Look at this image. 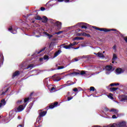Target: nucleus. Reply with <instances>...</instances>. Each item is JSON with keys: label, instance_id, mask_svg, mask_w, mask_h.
Returning <instances> with one entry per match:
<instances>
[{"label": "nucleus", "instance_id": "2eb2a0df", "mask_svg": "<svg viewBox=\"0 0 127 127\" xmlns=\"http://www.w3.org/2000/svg\"><path fill=\"white\" fill-rule=\"evenodd\" d=\"M80 75H85V76H89L90 73L87 71L82 70L80 72Z\"/></svg>", "mask_w": 127, "mask_h": 127}, {"label": "nucleus", "instance_id": "79ce46f5", "mask_svg": "<svg viewBox=\"0 0 127 127\" xmlns=\"http://www.w3.org/2000/svg\"><path fill=\"white\" fill-rule=\"evenodd\" d=\"M88 58V56H82V57H80V58H81L82 59H84L85 58Z\"/></svg>", "mask_w": 127, "mask_h": 127}, {"label": "nucleus", "instance_id": "5fc2aeb1", "mask_svg": "<svg viewBox=\"0 0 127 127\" xmlns=\"http://www.w3.org/2000/svg\"><path fill=\"white\" fill-rule=\"evenodd\" d=\"M58 1H59V2H62V1H64V0H58Z\"/></svg>", "mask_w": 127, "mask_h": 127}, {"label": "nucleus", "instance_id": "dca6fc26", "mask_svg": "<svg viewBox=\"0 0 127 127\" xmlns=\"http://www.w3.org/2000/svg\"><path fill=\"white\" fill-rule=\"evenodd\" d=\"M57 106H58V102H55L54 104L50 105L49 108L50 109H54V108H56Z\"/></svg>", "mask_w": 127, "mask_h": 127}, {"label": "nucleus", "instance_id": "13d9d810", "mask_svg": "<svg viewBox=\"0 0 127 127\" xmlns=\"http://www.w3.org/2000/svg\"><path fill=\"white\" fill-rule=\"evenodd\" d=\"M81 45L82 47H85V46H86V45H83V44H81Z\"/></svg>", "mask_w": 127, "mask_h": 127}, {"label": "nucleus", "instance_id": "f704fd0d", "mask_svg": "<svg viewBox=\"0 0 127 127\" xmlns=\"http://www.w3.org/2000/svg\"><path fill=\"white\" fill-rule=\"evenodd\" d=\"M61 33H63V31H60L58 32L55 33V34H57L58 35H59Z\"/></svg>", "mask_w": 127, "mask_h": 127}, {"label": "nucleus", "instance_id": "cd10ccee", "mask_svg": "<svg viewBox=\"0 0 127 127\" xmlns=\"http://www.w3.org/2000/svg\"><path fill=\"white\" fill-rule=\"evenodd\" d=\"M44 34H45V35H47V36L48 37L49 39H50V38H51V37H53V35H50L47 32H45Z\"/></svg>", "mask_w": 127, "mask_h": 127}, {"label": "nucleus", "instance_id": "6e6552de", "mask_svg": "<svg viewBox=\"0 0 127 127\" xmlns=\"http://www.w3.org/2000/svg\"><path fill=\"white\" fill-rule=\"evenodd\" d=\"M52 78H53V80L55 82H58V81H60V80H61V78H60L59 76H58V75H57V74H55L54 75H53Z\"/></svg>", "mask_w": 127, "mask_h": 127}, {"label": "nucleus", "instance_id": "37998d69", "mask_svg": "<svg viewBox=\"0 0 127 127\" xmlns=\"http://www.w3.org/2000/svg\"><path fill=\"white\" fill-rule=\"evenodd\" d=\"M32 106H33V103H30L29 105V109H31V108H32Z\"/></svg>", "mask_w": 127, "mask_h": 127}, {"label": "nucleus", "instance_id": "69168bd1", "mask_svg": "<svg viewBox=\"0 0 127 127\" xmlns=\"http://www.w3.org/2000/svg\"><path fill=\"white\" fill-rule=\"evenodd\" d=\"M18 119L19 120H20V117L18 116Z\"/></svg>", "mask_w": 127, "mask_h": 127}, {"label": "nucleus", "instance_id": "ddd939ff", "mask_svg": "<svg viewBox=\"0 0 127 127\" xmlns=\"http://www.w3.org/2000/svg\"><path fill=\"white\" fill-rule=\"evenodd\" d=\"M127 123L125 122H121L118 124H117V127H125L126 126Z\"/></svg>", "mask_w": 127, "mask_h": 127}, {"label": "nucleus", "instance_id": "bb28decb", "mask_svg": "<svg viewBox=\"0 0 127 127\" xmlns=\"http://www.w3.org/2000/svg\"><path fill=\"white\" fill-rule=\"evenodd\" d=\"M70 81H67V84H65L64 85V87H67V86H71V85H73L74 83H70Z\"/></svg>", "mask_w": 127, "mask_h": 127}, {"label": "nucleus", "instance_id": "4c0bfd02", "mask_svg": "<svg viewBox=\"0 0 127 127\" xmlns=\"http://www.w3.org/2000/svg\"><path fill=\"white\" fill-rule=\"evenodd\" d=\"M54 90H55V88L53 87L51 88V90H50V92H51V93H52V92H54Z\"/></svg>", "mask_w": 127, "mask_h": 127}, {"label": "nucleus", "instance_id": "de8ad7c7", "mask_svg": "<svg viewBox=\"0 0 127 127\" xmlns=\"http://www.w3.org/2000/svg\"><path fill=\"white\" fill-rule=\"evenodd\" d=\"M117 116H116V115H113V116H112V118L113 119H117Z\"/></svg>", "mask_w": 127, "mask_h": 127}, {"label": "nucleus", "instance_id": "f3484780", "mask_svg": "<svg viewBox=\"0 0 127 127\" xmlns=\"http://www.w3.org/2000/svg\"><path fill=\"white\" fill-rule=\"evenodd\" d=\"M3 64V55L2 54H0V65L1 66Z\"/></svg>", "mask_w": 127, "mask_h": 127}, {"label": "nucleus", "instance_id": "20e7f679", "mask_svg": "<svg viewBox=\"0 0 127 127\" xmlns=\"http://www.w3.org/2000/svg\"><path fill=\"white\" fill-rule=\"evenodd\" d=\"M105 71L106 75H109L111 74L113 71H114V69H113V66L112 65H107L105 67Z\"/></svg>", "mask_w": 127, "mask_h": 127}, {"label": "nucleus", "instance_id": "6ab92c4d", "mask_svg": "<svg viewBox=\"0 0 127 127\" xmlns=\"http://www.w3.org/2000/svg\"><path fill=\"white\" fill-rule=\"evenodd\" d=\"M5 104H6L5 100L4 99L2 100L1 101V103H0V108H2V107L5 106Z\"/></svg>", "mask_w": 127, "mask_h": 127}, {"label": "nucleus", "instance_id": "a18cd8bd", "mask_svg": "<svg viewBox=\"0 0 127 127\" xmlns=\"http://www.w3.org/2000/svg\"><path fill=\"white\" fill-rule=\"evenodd\" d=\"M115 85H117V84H116V83H111V84H110V85L109 86V87H113V86H115Z\"/></svg>", "mask_w": 127, "mask_h": 127}, {"label": "nucleus", "instance_id": "4d7b16f0", "mask_svg": "<svg viewBox=\"0 0 127 127\" xmlns=\"http://www.w3.org/2000/svg\"><path fill=\"white\" fill-rule=\"evenodd\" d=\"M21 102H22L21 100H19L17 101V103L18 104H20L21 103Z\"/></svg>", "mask_w": 127, "mask_h": 127}, {"label": "nucleus", "instance_id": "3c124183", "mask_svg": "<svg viewBox=\"0 0 127 127\" xmlns=\"http://www.w3.org/2000/svg\"><path fill=\"white\" fill-rule=\"evenodd\" d=\"M24 127V125H20L18 126L17 127Z\"/></svg>", "mask_w": 127, "mask_h": 127}, {"label": "nucleus", "instance_id": "a19ab883", "mask_svg": "<svg viewBox=\"0 0 127 127\" xmlns=\"http://www.w3.org/2000/svg\"><path fill=\"white\" fill-rule=\"evenodd\" d=\"M36 19H37V20H40V19H42L41 17L39 16H37L36 17Z\"/></svg>", "mask_w": 127, "mask_h": 127}, {"label": "nucleus", "instance_id": "4be33fe9", "mask_svg": "<svg viewBox=\"0 0 127 127\" xmlns=\"http://www.w3.org/2000/svg\"><path fill=\"white\" fill-rule=\"evenodd\" d=\"M97 55L98 57H99L100 58H105V56H104V54L100 52L98 53Z\"/></svg>", "mask_w": 127, "mask_h": 127}, {"label": "nucleus", "instance_id": "5701e85b", "mask_svg": "<svg viewBox=\"0 0 127 127\" xmlns=\"http://www.w3.org/2000/svg\"><path fill=\"white\" fill-rule=\"evenodd\" d=\"M60 53H61V50H59L58 51L56 52L54 54V56L53 57V58H55L56 57H57V56H58V55H59Z\"/></svg>", "mask_w": 127, "mask_h": 127}, {"label": "nucleus", "instance_id": "052dcab7", "mask_svg": "<svg viewBox=\"0 0 127 127\" xmlns=\"http://www.w3.org/2000/svg\"><path fill=\"white\" fill-rule=\"evenodd\" d=\"M42 60H43V58H40V61H42Z\"/></svg>", "mask_w": 127, "mask_h": 127}, {"label": "nucleus", "instance_id": "c9c22d12", "mask_svg": "<svg viewBox=\"0 0 127 127\" xmlns=\"http://www.w3.org/2000/svg\"><path fill=\"white\" fill-rule=\"evenodd\" d=\"M113 50H114V52H116L117 51V46L114 45L113 47Z\"/></svg>", "mask_w": 127, "mask_h": 127}, {"label": "nucleus", "instance_id": "864d4df0", "mask_svg": "<svg viewBox=\"0 0 127 127\" xmlns=\"http://www.w3.org/2000/svg\"><path fill=\"white\" fill-rule=\"evenodd\" d=\"M72 44H73V45H77V44H78V43H76V42H74L72 43Z\"/></svg>", "mask_w": 127, "mask_h": 127}, {"label": "nucleus", "instance_id": "b1692460", "mask_svg": "<svg viewBox=\"0 0 127 127\" xmlns=\"http://www.w3.org/2000/svg\"><path fill=\"white\" fill-rule=\"evenodd\" d=\"M19 75V71H16L12 75V78H14V77H16V76H18Z\"/></svg>", "mask_w": 127, "mask_h": 127}, {"label": "nucleus", "instance_id": "0eeeda50", "mask_svg": "<svg viewBox=\"0 0 127 127\" xmlns=\"http://www.w3.org/2000/svg\"><path fill=\"white\" fill-rule=\"evenodd\" d=\"M119 99L121 102H124V101H127V96L123 95L119 96Z\"/></svg>", "mask_w": 127, "mask_h": 127}, {"label": "nucleus", "instance_id": "c03bdc74", "mask_svg": "<svg viewBox=\"0 0 127 127\" xmlns=\"http://www.w3.org/2000/svg\"><path fill=\"white\" fill-rule=\"evenodd\" d=\"M29 101V98H25L24 99V103H27V102H28Z\"/></svg>", "mask_w": 127, "mask_h": 127}, {"label": "nucleus", "instance_id": "f8f14e48", "mask_svg": "<svg viewBox=\"0 0 127 127\" xmlns=\"http://www.w3.org/2000/svg\"><path fill=\"white\" fill-rule=\"evenodd\" d=\"M8 31H10L11 33H12L13 34H16L17 33V31L16 30L12 29V27H10L8 28Z\"/></svg>", "mask_w": 127, "mask_h": 127}, {"label": "nucleus", "instance_id": "8fccbe9b", "mask_svg": "<svg viewBox=\"0 0 127 127\" xmlns=\"http://www.w3.org/2000/svg\"><path fill=\"white\" fill-rule=\"evenodd\" d=\"M72 99H73V97H68L67 101H70V100H72Z\"/></svg>", "mask_w": 127, "mask_h": 127}, {"label": "nucleus", "instance_id": "aec40b11", "mask_svg": "<svg viewBox=\"0 0 127 127\" xmlns=\"http://www.w3.org/2000/svg\"><path fill=\"white\" fill-rule=\"evenodd\" d=\"M110 112H111L112 114H114L115 115H117L118 113H119V110L116 109H112L110 110H109Z\"/></svg>", "mask_w": 127, "mask_h": 127}, {"label": "nucleus", "instance_id": "6e6d98bb", "mask_svg": "<svg viewBox=\"0 0 127 127\" xmlns=\"http://www.w3.org/2000/svg\"><path fill=\"white\" fill-rule=\"evenodd\" d=\"M64 2H69V0H64Z\"/></svg>", "mask_w": 127, "mask_h": 127}, {"label": "nucleus", "instance_id": "e2e57ef3", "mask_svg": "<svg viewBox=\"0 0 127 127\" xmlns=\"http://www.w3.org/2000/svg\"><path fill=\"white\" fill-rule=\"evenodd\" d=\"M37 30H38L39 33H40L41 32H40V31H39V28H38V29H37Z\"/></svg>", "mask_w": 127, "mask_h": 127}, {"label": "nucleus", "instance_id": "49530a36", "mask_svg": "<svg viewBox=\"0 0 127 127\" xmlns=\"http://www.w3.org/2000/svg\"><path fill=\"white\" fill-rule=\"evenodd\" d=\"M73 91L74 92H78V88H75L74 89H73Z\"/></svg>", "mask_w": 127, "mask_h": 127}, {"label": "nucleus", "instance_id": "338daca9", "mask_svg": "<svg viewBox=\"0 0 127 127\" xmlns=\"http://www.w3.org/2000/svg\"><path fill=\"white\" fill-rule=\"evenodd\" d=\"M74 49H79V47H78V48H75Z\"/></svg>", "mask_w": 127, "mask_h": 127}, {"label": "nucleus", "instance_id": "9d476101", "mask_svg": "<svg viewBox=\"0 0 127 127\" xmlns=\"http://www.w3.org/2000/svg\"><path fill=\"white\" fill-rule=\"evenodd\" d=\"M72 46H74V45L73 43L70 44L69 45H65V46H64L63 45H62L61 46V47H63L65 49H71V48H72Z\"/></svg>", "mask_w": 127, "mask_h": 127}, {"label": "nucleus", "instance_id": "2f4dec72", "mask_svg": "<svg viewBox=\"0 0 127 127\" xmlns=\"http://www.w3.org/2000/svg\"><path fill=\"white\" fill-rule=\"evenodd\" d=\"M30 68H33V64H30L27 67H25L24 69H29Z\"/></svg>", "mask_w": 127, "mask_h": 127}, {"label": "nucleus", "instance_id": "7c9ffc66", "mask_svg": "<svg viewBox=\"0 0 127 127\" xmlns=\"http://www.w3.org/2000/svg\"><path fill=\"white\" fill-rule=\"evenodd\" d=\"M116 124H114L113 125H111V126H105L104 127H117Z\"/></svg>", "mask_w": 127, "mask_h": 127}, {"label": "nucleus", "instance_id": "0e129e2a", "mask_svg": "<svg viewBox=\"0 0 127 127\" xmlns=\"http://www.w3.org/2000/svg\"><path fill=\"white\" fill-rule=\"evenodd\" d=\"M66 76H70V75H69V74L65 75V77H66Z\"/></svg>", "mask_w": 127, "mask_h": 127}, {"label": "nucleus", "instance_id": "39448f33", "mask_svg": "<svg viewBox=\"0 0 127 127\" xmlns=\"http://www.w3.org/2000/svg\"><path fill=\"white\" fill-rule=\"evenodd\" d=\"M44 84L49 89V87L51 86V84L50 83V79L49 78L45 79L44 80Z\"/></svg>", "mask_w": 127, "mask_h": 127}, {"label": "nucleus", "instance_id": "bf43d9fd", "mask_svg": "<svg viewBox=\"0 0 127 127\" xmlns=\"http://www.w3.org/2000/svg\"><path fill=\"white\" fill-rule=\"evenodd\" d=\"M4 94H5V93L4 92H2L1 95H4Z\"/></svg>", "mask_w": 127, "mask_h": 127}, {"label": "nucleus", "instance_id": "e433bc0d", "mask_svg": "<svg viewBox=\"0 0 127 127\" xmlns=\"http://www.w3.org/2000/svg\"><path fill=\"white\" fill-rule=\"evenodd\" d=\"M75 40H77V39H78L79 40H83V38L76 37L75 38Z\"/></svg>", "mask_w": 127, "mask_h": 127}, {"label": "nucleus", "instance_id": "4468645a", "mask_svg": "<svg viewBox=\"0 0 127 127\" xmlns=\"http://www.w3.org/2000/svg\"><path fill=\"white\" fill-rule=\"evenodd\" d=\"M92 28H94V29H96V30H99L100 31H107L106 29L102 28H98L95 26H92Z\"/></svg>", "mask_w": 127, "mask_h": 127}, {"label": "nucleus", "instance_id": "423d86ee", "mask_svg": "<svg viewBox=\"0 0 127 127\" xmlns=\"http://www.w3.org/2000/svg\"><path fill=\"white\" fill-rule=\"evenodd\" d=\"M15 115V112L14 111H10L9 113V121H10L12 119H13V118H14Z\"/></svg>", "mask_w": 127, "mask_h": 127}, {"label": "nucleus", "instance_id": "c85d7f7f", "mask_svg": "<svg viewBox=\"0 0 127 127\" xmlns=\"http://www.w3.org/2000/svg\"><path fill=\"white\" fill-rule=\"evenodd\" d=\"M118 88L117 87H113V88H110V90L111 91V92H115V91H117V90H118Z\"/></svg>", "mask_w": 127, "mask_h": 127}, {"label": "nucleus", "instance_id": "9b49d317", "mask_svg": "<svg viewBox=\"0 0 127 127\" xmlns=\"http://www.w3.org/2000/svg\"><path fill=\"white\" fill-rule=\"evenodd\" d=\"M125 72V70L121 68H118L116 69V73L117 75H120V74H122Z\"/></svg>", "mask_w": 127, "mask_h": 127}, {"label": "nucleus", "instance_id": "f03ea898", "mask_svg": "<svg viewBox=\"0 0 127 127\" xmlns=\"http://www.w3.org/2000/svg\"><path fill=\"white\" fill-rule=\"evenodd\" d=\"M51 23H53L55 26H56L58 30H60L62 28V23L59 22V21H55L52 19H51Z\"/></svg>", "mask_w": 127, "mask_h": 127}, {"label": "nucleus", "instance_id": "774afa93", "mask_svg": "<svg viewBox=\"0 0 127 127\" xmlns=\"http://www.w3.org/2000/svg\"><path fill=\"white\" fill-rule=\"evenodd\" d=\"M106 112H108V111H109V109H106Z\"/></svg>", "mask_w": 127, "mask_h": 127}, {"label": "nucleus", "instance_id": "412c9836", "mask_svg": "<svg viewBox=\"0 0 127 127\" xmlns=\"http://www.w3.org/2000/svg\"><path fill=\"white\" fill-rule=\"evenodd\" d=\"M41 20L42 22H44V23H46L48 20V18H47V17H46V16H44L41 19Z\"/></svg>", "mask_w": 127, "mask_h": 127}, {"label": "nucleus", "instance_id": "ea45409f", "mask_svg": "<svg viewBox=\"0 0 127 127\" xmlns=\"http://www.w3.org/2000/svg\"><path fill=\"white\" fill-rule=\"evenodd\" d=\"M90 91H95V87L93 86L90 87Z\"/></svg>", "mask_w": 127, "mask_h": 127}, {"label": "nucleus", "instance_id": "1a4fd4ad", "mask_svg": "<svg viewBox=\"0 0 127 127\" xmlns=\"http://www.w3.org/2000/svg\"><path fill=\"white\" fill-rule=\"evenodd\" d=\"M27 105V103L26 104H24L23 105H20L17 109L18 112H22V111H23L24 109L25 108V107H26V105Z\"/></svg>", "mask_w": 127, "mask_h": 127}, {"label": "nucleus", "instance_id": "58836bf2", "mask_svg": "<svg viewBox=\"0 0 127 127\" xmlns=\"http://www.w3.org/2000/svg\"><path fill=\"white\" fill-rule=\"evenodd\" d=\"M64 68H65V67L62 66H59L58 67V70H60L61 69H64Z\"/></svg>", "mask_w": 127, "mask_h": 127}, {"label": "nucleus", "instance_id": "473e14b6", "mask_svg": "<svg viewBox=\"0 0 127 127\" xmlns=\"http://www.w3.org/2000/svg\"><path fill=\"white\" fill-rule=\"evenodd\" d=\"M45 50V48H43L42 50H40L39 52L37 53V54H39L40 53H41L42 51H44Z\"/></svg>", "mask_w": 127, "mask_h": 127}, {"label": "nucleus", "instance_id": "680f3d73", "mask_svg": "<svg viewBox=\"0 0 127 127\" xmlns=\"http://www.w3.org/2000/svg\"><path fill=\"white\" fill-rule=\"evenodd\" d=\"M120 85V84H119V83H116L115 86H118V85Z\"/></svg>", "mask_w": 127, "mask_h": 127}, {"label": "nucleus", "instance_id": "7ed1b4c3", "mask_svg": "<svg viewBox=\"0 0 127 127\" xmlns=\"http://www.w3.org/2000/svg\"><path fill=\"white\" fill-rule=\"evenodd\" d=\"M88 26L89 24L86 23L80 22L78 23L76 25H74L71 27H81V28H85V29H87Z\"/></svg>", "mask_w": 127, "mask_h": 127}, {"label": "nucleus", "instance_id": "a878e982", "mask_svg": "<svg viewBox=\"0 0 127 127\" xmlns=\"http://www.w3.org/2000/svg\"><path fill=\"white\" fill-rule=\"evenodd\" d=\"M118 58V57L117 56V55H116L115 54H113V59H112V60H113V62H112V63H115V61Z\"/></svg>", "mask_w": 127, "mask_h": 127}, {"label": "nucleus", "instance_id": "a211bd4d", "mask_svg": "<svg viewBox=\"0 0 127 127\" xmlns=\"http://www.w3.org/2000/svg\"><path fill=\"white\" fill-rule=\"evenodd\" d=\"M80 74H81V73L73 72L68 74V75H69L70 77H72V76H77V75H80Z\"/></svg>", "mask_w": 127, "mask_h": 127}, {"label": "nucleus", "instance_id": "603ef678", "mask_svg": "<svg viewBox=\"0 0 127 127\" xmlns=\"http://www.w3.org/2000/svg\"><path fill=\"white\" fill-rule=\"evenodd\" d=\"M74 62H77V61H79V60L77 58H75L74 59Z\"/></svg>", "mask_w": 127, "mask_h": 127}, {"label": "nucleus", "instance_id": "c756f323", "mask_svg": "<svg viewBox=\"0 0 127 127\" xmlns=\"http://www.w3.org/2000/svg\"><path fill=\"white\" fill-rule=\"evenodd\" d=\"M108 97L111 100L114 99V97H113V94L112 93H110L109 95H108Z\"/></svg>", "mask_w": 127, "mask_h": 127}, {"label": "nucleus", "instance_id": "72a5a7b5", "mask_svg": "<svg viewBox=\"0 0 127 127\" xmlns=\"http://www.w3.org/2000/svg\"><path fill=\"white\" fill-rule=\"evenodd\" d=\"M44 60H49V57H48V56H45L44 57Z\"/></svg>", "mask_w": 127, "mask_h": 127}, {"label": "nucleus", "instance_id": "393cba45", "mask_svg": "<svg viewBox=\"0 0 127 127\" xmlns=\"http://www.w3.org/2000/svg\"><path fill=\"white\" fill-rule=\"evenodd\" d=\"M106 29V31H104V32H108L109 31H117V29H107L105 28Z\"/></svg>", "mask_w": 127, "mask_h": 127}, {"label": "nucleus", "instance_id": "f257e3e1", "mask_svg": "<svg viewBox=\"0 0 127 127\" xmlns=\"http://www.w3.org/2000/svg\"><path fill=\"white\" fill-rule=\"evenodd\" d=\"M39 116L37 118L36 124H40V123H41V121H41V118L44 117L46 114H47V112L46 111H42L41 110H39Z\"/></svg>", "mask_w": 127, "mask_h": 127}, {"label": "nucleus", "instance_id": "09e8293b", "mask_svg": "<svg viewBox=\"0 0 127 127\" xmlns=\"http://www.w3.org/2000/svg\"><path fill=\"white\" fill-rule=\"evenodd\" d=\"M41 10H42V11H44V10H45V8H44L43 7H41Z\"/></svg>", "mask_w": 127, "mask_h": 127}]
</instances>
